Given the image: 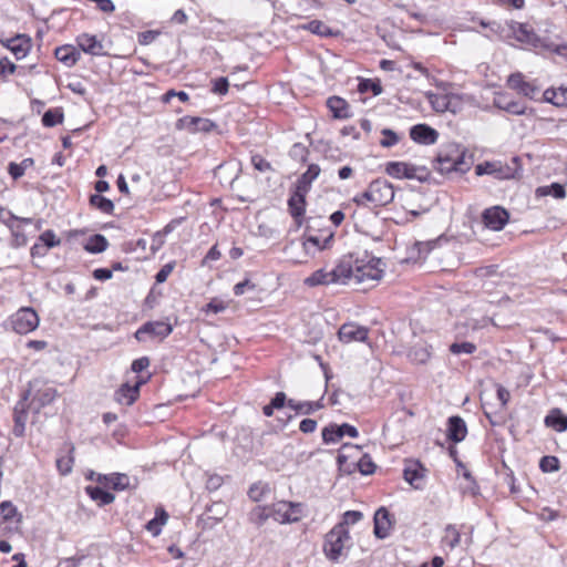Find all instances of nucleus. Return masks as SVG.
<instances>
[{
	"label": "nucleus",
	"instance_id": "obj_1",
	"mask_svg": "<svg viewBox=\"0 0 567 567\" xmlns=\"http://www.w3.org/2000/svg\"><path fill=\"white\" fill-rule=\"evenodd\" d=\"M342 262L348 264L346 285L350 281L364 284L381 280L384 269L380 258L364 251L363 254H347L341 257Z\"/></svg>",
	"mask_w": 567,
	"mask_h": 567
},
{
	"label": "nucleus",
	"instance_id": "obj_2",
	"mask_svg": "<svg viewBox=\"0 0 567 567\" xmlns=\"http://www.w3.org/2000/svg\"><path fill=\"white\" fill-rule=\"evenodd\" d=\"M394 198V189L391 183L378 178L370 183L367 190L354 198L358 205L382 207Z\"/></svg>",
	"mask_w": 567,
	"mask_h": 567
},
{
	"label": "nucleus",
	"instance_id": "obj_3",
	"mask_svg": "<svg viewBox=\"0 0 567 567\" xmlns=\"http://www.w3.org/2000/svg\"><path fill=\"white\" fill-rule=\"evenodd\" d=\"M351 546V537L343 525H334L323 540V553L329 560L336 561L343 556Z\"/></svg>",
	"mask_w": 567,
	"mask_h": 567
},
{
	"label": "nucleus",
	"instance_id": "obj_4",
	"mask_svg": "<svg viewBox=\"0 0 567 567\" xmlns=\"http://www.w3.org/2000/svg\"><path fill=\"white\" fill-rule=\"evenodd\" d=\"M58 396L56 389L42 379H34L29 383V389L23 394L24 400H30L29 406L39 412L44 406L51 404Z\"/></svg>",
	"mask_w": 567,
	"mask_h": 567
},
{
	"label": "nucleus",
	"instance_id": "obj_5",
	"mask_svg": "<svg viewBox=\"0 0 567 567\" xmlns=\"http://www.w3.org/2000/svg\"><path fill=\"white\" fill-rule=\"evenodd\" d=\"M348 264L342 262L340 258L331 270L320 268L303 279V285L308 288L329 285H346V274L349 271Z\"/></svg>",
	"mask_w": 567,
	"mask_h": 567
},
{
	"label": "nucleus",
	"instance_id": "obj_6",
	"mask_svg": "<svg viewBox=\"0 0 567 567\" xmlns=\"http://www.w3.org/2000/svg\"><path fill=\"white\" fill-rule=\"evenodd\" d=\"M384 172L396 179H416L426 182L430 179L431 172L425 166H417L409 162H388Z\"/></svg>",
	"mask_w": 567,
	"mask_h": 567
},
{
	"label": "nucleus",
	"instance_id": "obj_7",
	"mask_svg": "<svg viewBox=\"0 0 567 567\" xmlns=\"http://www.w3.org/2000/svg\"><path fill=\"white\" fill-rule=\"evenodd\" d=\"M272 519L279 524L299 523L306 516V505L299 502L278 501L271 504Z\"/></svg>",
	"mask_w": 567,
	"mask_h": 567
},
{
	"label": "nucleus",
	"instance_id": "obj_8",
	"mask_svg": "<svg viewBox=\"0 0 567 567\" xmlns=\"http://www.w3.org/2000/svg\"><path fill=\"white\" fill-rule=\"evenodd\" d=\"M40 319L38 313L30 307H22L10 318L12 330L19 334H27L35 330Z\"/></svg>",
	"mask_w": 567,
	"mask_h": 567
},
{
	"label": "nucleus",
	"instance_id": "obj_9",
	"mask_svg": "<svg viewBox=\"0 0 567 567\" xmlns=\"http://www.w3.org/2000/svg\"><path fill=\"white\" fill-rule=\"evenodd\" d=\"M464 165V153L456 146L447 153H440L435 159V168L441 173L464 172L468 168Z\"/></svg>",
	"mask_w": 567,
	"mask_h": 567
},
{
	"label": "nucleus",
	"instance_id": "obj_10",
	"mask_svg": "<svg viewBox=\"0 0 567 567\" xmlns=\"http://www.w3.org/2000/svg\"><path fill=\"white\" fill-rule=\"evenodd\" d=\"M502 31L505 32L506 37L513 38L523 44L532 45L534 48L538 47V37L534 32L533 28L526 23L509 21L506 22V27L503 28Z\"/></svg>",
	"mask_w": 567,
	"mask_h": 567
},
{
	"label": "nucleus",
	"instance_id": "obj_11",
	"mask_svg": "<svg viewBox=\"0 0 567 567\" xmlns=\"http://www.w3.org/2000/svg\"><path fill=\"white\" fill-rule=\"evenodd\" d=\"M150 375H137L133 383L122 384L114 394L115 401L120 404L132 405L140 398V389L147 383Z\"/></svg>",
	"mask_w": 567,
	"mask_h": 567
},
{
	"label": "nucleus",
	"instance_id": "obj_12",
	"mask_svg": "<svg viewBox=\"0 0 567 567\" xmlns=\"http://www.w3.org/2000/svg\"><path fill=\"white\" fill-rule=\"evenodd\" d=\"M482 223L485 228L499 231L509 220V213L502 206H492L483 210Z\"/></svg>",
	"mask_w": 567,
	"mask_h": 567
},
{
	"label": "nucleus",
	"instance_id": "obj_13",
	"mask_svg": "<svg viewBox=\"0 0 567 567\" xmlns=\"http://www.w3.org/2000/svg\"><path fill=\"white\" fill-rule=\"evenodd\" d=\"M216 127L215 123L209 118L199 116H183L176 122L177 130H184L188 133H209Z\"/></svg>",
	"mask_w": 567,
	"mask_h": 567
},
{
	"label": "nucleus",
	"instance_id": "obj_14",
	"mask_svg": "<svg viewBox=\"0 0 567 567\" xmlns=\"http://www.w3.org/2000/svg\"><path fill=\"white\" fill-rule=\"evenodd\" d=\"M0 43L10 50L17 60L25 58L32 48L31 38L27 34H17L11 38L1 39Z\"/></svg>",
	"mask_w": 567,
	"mask_h": 567
},
{
	"label": "nucleus",
	"instance_id": "obj_15",
	"mask_svg": "<svg viewBox=\"0 0 567 567\" xmlns=\"http://www.w3.org/2000/svg\"><path fill=\"white\" fill-rule=\"evenodd\" d=\"M173 331L171 323L166 321H152L144 323L136 332L135 338L138 341H143L145 339V334H148L152 338L164 339L169 336Z\"/></svg>",
	"mask_w": 567,
	"mask_h": 567
},
{
	"label": "nucleus",
	"instance_id": "obj_16",
	"mask_svg": "<svg viewBox=\"0 0 567 567\" xmlns=\"http://www.w3.org/2000/svg\"><path fill=\"white\" fill-rule=\"evenodd\" d=\"M410 138L422 145H432L437 142L439 132L426 124H416L410 128Z\"/></svg>",
	"mask_w": 567,
	"mask_h": 567
},
{
	"label": "nucleus",
	"instance_id": "obj_17",
	"mask_svg": "<svg viewBox=\"0 0 567 567\" xmlns=\"http://www.w3.org/2000/svg\"><path fill=\"white\" fill-rule=\"evenodd\" d=\"M507 85L528 99H534L539 92L538 87L533 82L526 81L520 73L512 74L507 80Z\"/></svg>",
	"mask_w": 567,
	"mask_h": 567
},
{
	"label": "nucleus",
	"instance_id": "obj_18",
	"mask_svg": "<svg viewBox=\"0 0 567 567\" xmlns=\"http://www.w3.org/2000/svg\"><path fill=\"white\" fill-rule=\"evenodd\" d=\"M306 196L307 194L300 193L295 189L288 199V209L291 217L295 219L297 226H301L306 213Z\"/></svg>",
	"mask_w": 567,
	"mask_h": 567
},
{
	"label": "nucleus",
	"instance_id": "obj_19",
	"mask_svg": "<svg viewBox=\"0 0 567 567\" xmlns=\"http://www.w3.org/2000/svg\"><path fill=\"white\" fill-rule=\"evenodd\" d=\"M425 472L426 470L422 466L420 462L409 461L405 463L403 470V477L414 488H422L424 484Z\"/></svg>",
	"mask_w": 567,
	"mask_h": 567
},
{
	"label": "nucleus",
	"instance_id": "obj_20",
	"mask_svg": "<svg viewBox=\"0 0 567 567\" xmlns=\"http://www.w3.org/2000/svg\"><path fill=\"white\" fill-rule=\"evenodd\" d=\"M312 226L308 228V235L303 241V247L308 249V246L318 248L319 250L327 249L331 246L334 233L331 229H323L320 234H312Z\"/></svg>",
	"mask_w": 567,
	"mask_h": 567
},
{
	"label": "nucleus",
	"instance_id": "obj_21",
	"mask_svg": "<svg viewBox=\"0 0 567 567\" xmlns=\"http://www.w3.org/2000/svg\"><path fill=\"white\" fill-rule=\"evenodd\" d=\"M10 224V233L11 239L10 245L13 248H20L28 244V236L25 234V226L32 224L31 218H22L19 221H13Z\"/></svg>",
	"mask_w": 567,
	"mask_h": 567
},
{
	"label": "nucleus",
	"instance_id": "obj_22",
	"mask_svg": "<svg viewBox=\"0 0 567 567\" xmlns=\"http://www.w3.org/2000/svg\"><path fill=\"white\" fill-rule=\"evenodd\" d=\"M96 483L106 487L107 489L124 491L130 486V477L122 473H112L109 475H96Z\"/></svg>",
	"mask_w": 567,
	"mask_h": 567
},
{
	"label": "nucleus",
	"instance_id": "obj_23",
	"mask_svg": "<svg viewBox=\"0 0 567 567\" xmlns=\"http://www.w3.org/2000/svg\"><path fill=\"white\" fill-rule=\"evenodd\" d=\"M76 45L84 52L91 55L103 54V43L96 35L90 33H81L75 39Z\"/></svg>",
	"mask_w": 567,
	"mask_h": 567
},
{
	"label": "nucleus",
	"instance_id": "obj_24",
	"mask_svg": "<svg viewBox=\"0 0 567 567\" xmlns=\"http://www.w3.org/2000/svg\"><path fill=\"white\" fill-rule=\"evenodd\" d=\"M339 340L346 343L352 341H364L368 338V330L353 323H344L338 332Z\"/></svg>",
	"mask_w": 567,
	"mask_h": 567
},
{
	"label": "nucleus",
	"instance_id": "obj_25",
	"mask_svg": "<svg viewBox=\"0 0 567 567\" xmlns=\"http://www.w3.org/2000/svg\"><path fill=\"white\" fill-rule=\"evenodd\" d=\"M30 408L27 404V400L22 396V400L17 403L13 411V429L12 432L16 436H22L25 430V423L28 419L27 409Z\"/></svg>",
	"mask_w": 567,
	"mask_h": 567
},
{
	"label": "nucleus",
	"instance_id": "obj_26",
	"mask_svg": "<svg viewBox=\"0 0 567 567\" xmlns=\"http://www.w3.org/2000/svg\"><path fill=\"white\" fill-rule=\"evenodd\" d=\"M467 434L464 420L460 416H451L447 421V437L454 443L462 442Z\"/></svg>",
	"mask_w": 567,
	"mask_h": 567
},
{
	"label": "nucleus",
	"instance_id": "obj_27",
	"mask_svg": "<svg viewBox=\"0 0 567 567\" xmlns=\"http://www.w3.org/2000/svg\"><path fill=\"white\" fill-rule=\"evenodd\" d=\"M392 528L390 514L385 508H379L374 514V534L379 538H385Z\"/></svg>",
	"mask_w": 567,
	"mask_h": 567
},
{
	"label": "nucleus",
	"instance_id": "obj_28",
	"mask_svg": "<svg viewBox=\"0 0 567 567\" xmlns=\"http://www.w3.org/2000/svg\"><path fill=\"white\" fill-rule=\"evenodd\" d=\"M327 107L334 118L346 120L351 116L349 103L340 96H330L327 100Z\"/></svg>",
	"mask_w": 567,
	"mask_h": 567
},
{
	"label": "nucleus",
	"instance_id": "obj_29",
	"mask_svg": "<svg viewBox=\"0 0 567 567\" xmlns=\"http://www.w3.org/2000/svg\"><path fill=\"white\" fill-rule=\"evenodd\" d=\"M494 104L501 110H504L512 114H524L526 105L518 102L512 101L506 93H498L494 99Z\"/></svg>",
	"mask_w": 567,
	"mask_h": 567
},
{
	"label": "nucleus",
	"instance_id": "obj_30",
	"mask_svg": "<svg viewBox=\"0 0 567 567\" xmlns=\"http://www.w3.org/2000/svg\"><path fill=\"white\" fill-rule=\"evenodd\" d=\"M54 56L56 60L70 68L75 65L80 60V52L74 45L64 44L55 49Z\"/></svg>",
	"mask_w": 567,
	"mask_h": 567
},
{
	"label": "nucleus",
	"instance_id": "obj_31",
	"mask_svg": "<svg viewBox=\"0 0 567 567\" xmlns=\"http://www.w3.org/2000/svg\"><path fill=\"white\" fill-rule=\"evenodd\" d=\"M321 169L317 164H310L308 169L298 178L295 189L308 194L312 182L319 176Z\"/></svg>",
	"mask_w": 567,
	"mask_h": 567
},
{
	"label": "nucleus",
	"instance_id": "obj_32",
	"mask_svg": "<svg viewBox=\"0 0 567 567\" xmlns=\"http://www.w3.org/2000/svg\"><path fill=\"white\" fill-rule=\"evenodd\" d=\"M107 488L97 483V485H89L85 487L86 494L99 505L104 506L114 502L115 497Z\"/></svg>",
	"mask_w": 567,
	"mask_h": 567
},
{
	"label": "nucleus",
	"instance_id": "obj_33",
	"mask_svg": "<svg viewBox=\"0 0 567 567\" xmlns=\"http://www.w3.org/2000/svg\"><path fill=\"white\" fill-rule=\"evenodd\" d=\"M168 520V514L163 507H157L155 511V517L151 519L145 528L153 535L158 536L162 532L163 526Z\"/></svg>",
	"mask_w": 567,
	"mask_h": 567
},
{
	"label": "nucleus",
	"instance_id": "obj_34",
	"mask_svg": "<svg viewBox=\"0 0 567 567\" xmlns=\"http://www.w3.org/2000/svg\"><path fill=\"white\" fill-rule=\"evenodd\" d=\"M545 424L557 432L567 430V415L563 414L560 410L554 409L545 417Z\"/></svg>",
	"mask_w": 567,
	"mask_h": 567
},
{
	"label": "nucleus",
	"instance_id": "obj_35",
	"mask_svg": "<svg viewBox=\"0 0 567 567\" xmlns=\"http://www.w3.org/2000/svg\"><path fill=\"white\" fill-rule=\"evenodd\" d=\"M461 542V532L456 525H447L444 528V535L442 536L441 543L444 547L450 549L455 548Z\"/></svg>",
	"mask_w": 567,
	"mask_h": 567
},
{
	"label": "nucleus",
	"instance_id": "obj_36",
	"mask_svg": "<svg viewBox=\"0 0 567 567\" xmlns=\"http://www.w3.org/2000/svg\"><path fill=\"white\" fill-rule=\"evenodd\" d=\"M544 100L556 106H567V89H548L544 92Z\"/></svg>",
	"mask_w": 567,
	"mask_h": 567
},
{
	"label": "nucleus",
	"instance_id": "obj_37",
	"mask_svg": "<svg viewBox=\"0 0 567 567\" xmlns=\"http://www.w3.org/2000/svg\"><path fill=\"white\" fill-rule=\"evenodd\" d=\"M299 29L307 30L313 34L320 35V37H332L334 33L332 32L331 28L328 27L324 22L320 20H312L308 23L301 24L298 27Z\"/></svg>",
	"mask_w": 567,
	"mask_h": 567
},
{
	"label": "nucleus",
	"instance_id": "obj_38",
	"mask_svg": "<svg viewBox=\"0 0 567 567\" xmlns=\"http://www.w3.org/2000/svg\"><path fill=\"white\" fill-rule=\"evenodd\" d=\"M410 358L413 362L424 364L432 357V348L427 344H416L410 351Z\"/></svg>",
	"mask_w": 567,
	"mask_h": 567
},
{
	"label": "nucleus",
	"instance_id": "obj_39",
	"mask_svg": "<svg viewBox=\"0 0 567 567\" xmlns=\"http://www.w3.org/2000/svg\"><path fill=\"white\" fill-rule=\"evenodd\" d=\"M231 302V300H224L219 297H214L202 308V312L206 315H217L227 310Z\"/></svg>",
	"mask_w": 567,
	"mask_h": 567
},
{
	"label": "nucleus",
	"instance_id": "obj_40",
	"mask_svg": "<svg viewBox=\"0 0 567 567\" xmlns=\"http://www.w3.org/2000/svg\"><path fill=\"white\" fill-rule=\"evenodd\" d=\"M34 165L33 158H24L21 163L11 162L8 166V173L13 179H18L22 177L27 169L31 168Z\"/></svg>",
	"mask_w": 567,
	"mask_h": 567
},
{
	"label": "nucleus",
	"instance_id": "obj_41",
	"mask_svg": "<svg viewBox=\"0 0 567 567\" xmlns=\"http://www.w3.org/2000/svg\"><path fill=\"white\" fill-rule=\"evenodd\" d=\"M107 246L109 243L103 235H94L87 239L84 249L92 254H99L104 251Z\"/></svg>",
	"mask_w": 567,
	"mask_h": 567
},
{
	"label": "nucleus",
	"instance_id": "obj_42",
	"mask_svg": "<svg viewBox=\"0 0 567 567\" xmlns=\"http://www.w3.org/2000/svg\"><path fill=\"white\" fill-rule=\"evenodd\" d=\"M287 405L295 410L297 413L310 414L316 410H319L322 405L319 402H296L295 400H288Z\"/></svg>",
	"mask_w": 567,
	"mask_h": 567
},
{
	"label": "nucleus",
	"instance_id": "obj_43",
	"mask_svg": "<svg viewBox=\"0 0 567 567\" xmlns=\"http://www.w3.org/2000/svg\"><path fill=\"white\" fill-rule=\"evenodd\" d=\"M268 518H272L271 504L267 506H257L250 513V520L259 526Z\"/></svg>",
	"mask_w": 567,
	"mask_h": 567
},
{
	"label": "nucleus",
	"instance_id": "obj_44",
	"mask_svg": "<svg viewBox=\"0 0 567 567\" xmlns=\"http://www.w3.org/2000/svg\"><path fill=\"white\" fill-rule=\"evenodd\" d=\"M342 439V432L338 424H329L322 430V440L326 444H334Z\"/></svg>",
	"mask_w": 567,
	"mask_h": 567
},
{
	"label": "nucleus",
	"instance_id": "obj_45",
	"mask_svg": "<svg viewBox=\"0 0 567 567\" xmlns=\"http://www.w3.org/2000/svg\"><path fill=\"white\" fill-rule=\"evenodd\" d=\"M63 122V112L61 109H50L42 116V124L47 127H53Z\"/></svg>",
	"mask_w": 567,
	"mask_h": 567
},
{
	"label": "nucleus",
	"instance_id": "obj_46",
	"mask_svg": "<svg viewBox=\"0 0 567 567\" xmlns=\"http://www.w3.org/2000/svg\"><path fill=\"white\" fill-rule=\"evenodd\" d=\"M90 204L104 214H112L114 209V204L100 194L92 195Z\"/></svg>",
	"mask_w": 567,
	"mask_h": 567
},
{
	"label": "nucleus",
	"instance_id": "obj_47",
	"mask_svg": "<svg viewBox=\"0 0 567 567\" xmlns=\"http://www.w3.org/2000/svg\"><path fill=\"white\" fill-rule=\"evenodd\" d=\"M269 491L270 488L267 483L257 482L250 486L248 496L251 501L259 502L269 493Z\"/></svg>",
	"mask_w": 567,
	"mask_h": 567
},
{
	"label": "nucleus",
	"instance_id": "obj_48",
	"mask_svg": "<svg viewBox=\"0 0 567 567\" xmlns=\"http://www.w3.org/2000/svg\"><path fill=\"white\" fill-rule=\"evenodd\" d=\"M381 136L382 137L379 143L382 147H392L396 145L402 138L400 134L390 128H383L381 131Z\"/></svg>",
	"mask_w": 567,
	"mask_h": 567
},
{
	"label": "nucleus",
	"instance_id": "obj_49",
	"mask_svg": "<svg viewBox=\"0 0 567 567\" xmlns=\"http://www.w3.org/2000/svg\"><path fill=\"white\" fill-rule=\"evenodd\" d=\"M73 449L66 455H62L56 460V467L61 475H66L72 471L74 458L72 456Z\"/></svg>",
	"mask_w": 567,
	"mask_h": 567
},
{
	"label": "nucleus",
	"instance_id": "obj_50",
	"mask_svg": "<svg viewBox=\"0 0 567 567\" xmlns=\"http://www.w3.org/2000/svg\"><path fill=\"white\" fill-rule=\"evenodd\" d=\"M430 101L437 112L453 111L451 109V99L446 94L432 95L430 96Z\"/></svg>",
	"mask_w": 567,
	"mask_h": 567
},
{
	"label": "nucleus",
	"instance_id": "obj_51",
	"mask_svg": "<svg viewBox=\"0 0 567 567\" xmlns=\"http://www.w3.org/2000/svg\"><path fill=\"white\" fill-rule=\"evenodd\" d=\"M450 351L453 354H472L476 351V346L472 342H454L450 346Z\"/></svg>",
	"mask_w": 567,
	"mask_h": 567
},
{
	"label": "nucleus",
	"instance_id": "obj_52",
	"mask_svg": "<svg viewBox=\"0 0 567 567\" xmlns=\"http://www.w3.org/2000/svg\"><path fill=\"white\" fill-rule=\"evenodd\" d=\"M254 168L260 173L272 171L271 164L260 154H254L250 158Z\"/></svg>",
	"mask_w": 567,
	"mask_h": 567
},
{
	"label": "nucleus",
	"instance_id": "obj_53",
	"mask_svg": "<svg viewBox=\"0 0 567 567\" xmlns=\"http://www.w3.org/2000/svg\"><path fill=\"white\" fill-rule=\"evenodd\" d=\"M39 240L43 244V246L49 249L56 247L61 244V240L56 238L53 230H45L39 236Z\"/></svg>",
	"mask_w": 567,
	"mask_h": 567
},
{
	"label": "nucleus",
	"instance_id": "obj_54",
	"mask_svg": "<svg viewBox=\"0 0 567 567\" xmlns=\"http://www.w3.org/2000/svg\"><path fill=\"white\" fill-rule=\"evenodd\" d=\"M17 516V507L9 501L0 504V519L3 522L11 520Z\"/></svg>",
	"mask_w": 567,
	"mask_h": 567
},
{
	"label": "nucleus",
	"instance_id": "obj_55",
	"mask_svg": "<svg viewBox=\"0 0 567 567\" xmlns=\"http://www.w3.org/2000/svg\"><path fill=\"white\" fill-rule=\"evenodd\" d=\"M539 467L545 473L554 472L559 468V461L556 456L547 455L542 457Z\"/></svg>",
	"mask_w": 567,
	"mask_h": 567
},
{
	"label": "nucleus",
	"instance_id": "obj_56",
	"mask_svg": "<svg viewBox=\"0 0 567 567\" xmlns=\"http://www.w3.org/2000/svg\"><path fill=\"white\" fill-rule=\"evenodd\" d=\"M362 513L359 511H348L342 515V520L337 525H343V528H347L348 525H353L361 520Z\"/></svg>",
	"mask_w": 567,
	"mask_h": 567
},
{
	"label": "nucleus",
	"instance_id": "obj_57",
	"mask_svg": "<svg viewBox=\"0 0 567 567\" xmlns=\"http://www.w3.org/2000/svg\"><path fill=\"white\" fill-rule=\"evenodd\" d=\"M17 65L8 58L0 59V79L6 80L10 74H13Z\"/></svg>",
	"mask_w": 567,
	"mask_h": 567
},
{
	"label": "nucleus",
	"instance_id": "obj_58",
	"mask_svg": "<svg viewBox=\"0 0 567 567\" xmlns=\"http://www.w3.org/2000/svg\"><path fill=\"white\" fill-rule=\"evenodd\" d=\"M212 92L219 95H225L228 92L229 83L226 78H218L213 80Z\"/></svg>",
	"mask_w": 567,
	"mask_h": 567
},
{
	"label": "nucleus",
	"instance_id": "obj_59",
	"mask_svg": "<svg viewBox=\"0 0 567 567\" xmlns=\"http://www.w3.org/2000/svg\"><path fill=\"white\" fill-rule=\"evenodd\" d=\"M437 246V240L417 241L414 247L419 252V257H425L431 250Z\"/></svg>",
	"mask_w": 567,
	"mask_h": 567
},
{
	"label": "nucleus",
	"instance_id": "obj_60",
	"mask_svg": "<svg viewBox=\"0 0 567 567\" xmlns=\"http://www.w3.org/2000/svg\"><path fill=\"white\" fill-rule=\"evenodd\" d=\"M544 195H553L556 198H565L566 192L564 186L560 184L554 183L548 187L542 188Z\"/></svg>",
	"mask_w": 567,
	"mask_h": 567
},
{
	"label": "nucleus",
	"instance_id": "obj_61",
	"mask_svg": "<svg viewBox=\"0 0 567 567\" xmlns=\"http://www.w3.org/2000/svg\"><path fill=\"white\" fill-rule=\"evenodd\" d=\"M358 468L362 474H372L374 472L375 465L371 461V458L367 455L362 456L358 462Z\"/></svg>",
	"mask_w": 567,
	"mask_h": 567
},
{
	"label": "nucleus",
	"instance_id": "obj_62",
	"mask_svg": "<svg viewBox=\"0 0 567 567\" xmlns=\"http://www.w3.org/2000/svg\"><path fill=\"white\" fill-rule=\"evenodd\" d=\"M174 267H175V262H168L166 265H164L161 270L156 274V281L158 284H162L164 281H166V279L168 278V276L172 274V271L174 270Z\"/></svg>",
	"mask_w": 567,
	"mask_h": 567
},
{
	"label": "nucleus",
	"instance_id": "obj_63",
	"mask_svg": "<svg viewBox=\"0 0 567 567\" xmlns=\"http://www.w3.org/2000/svg\"><path fill=\"white\" fill-rule=\"evenodd\" d=\"M150 367V359L142 357L132 362L131 369L133 372L140 373Z\"/></svg>",
	"mask_w": 567,
	"mask_h": 567
},
{
	"label": "nucleus",
	"instance_id": "obj_64",
	"mask_svg": "<svg viewBox=\"0 0 567 567\" xmlns=\"http://www.w3.org/2000/svg\"><path fill=\"white\" fill-rule=\"evenodd\" d=\"M221 257V254L217 247V245H214L209 250L208 252L206 254V256L204 257L203 261H202V265H207L208 262L210 261H216L218 260L219 258Z\"/></svg>",
	"mask_w": 567,
	"mask_h": 567
}]
</instances>
